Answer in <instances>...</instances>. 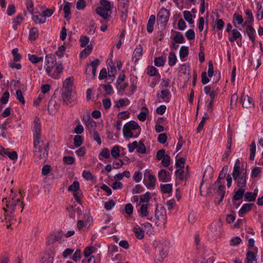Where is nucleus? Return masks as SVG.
Listing matches in <instances>:
<instances>
[{"mask_svg":"<svg viewBox=\"0 0 263 263\" xmlns=\"http://www.w3.org/2000/svg\"><path fill=\"white\" fill-rule=\"evenodd\" d=\"M118 9L122 13L121 19L125 20L127 17L129 0H118Z\"/></svg>","mask_w":263,"mask_h":263,"instance_id":"obj_8","label":"nucleus"},{"mask_svg":"<svg viewBox=\"0 0 263 263\" xmlns=\"http://www.w3.org/2000/svg\"><path fill=\"white\" fill-rule=\"evenodd\" d=\"M96 13L102 17L104 19H106L109 17L108 12L107 10L101 8H97L96 9Z\"/></svg>","mask_w":263,"mask_h":263,"instance_id":"obj_33","label":"nucleus"},{"mask_svg":"<svg viewBox=\"0 0 263 263\" xmlns=\"http://www.w3.org/2000/svg\"><path fill=\"white\" fill-rule=\"evenodd\" d=\"M82 176L87 180H92L95 178V177L89 171L86 170L83 172Z\"/></svg>","mask_w":263,"mask_h":263,"instance_id":"obj_54","label":"nucleus"},{"mask_svg":"<svg viewBox=\"0 0 263 263\" xmlns=\"http://www.w3.org/2000/svg\"><path fill=\"white\" fill-rule=\"evenodd\" d=\"M61 241V235L60 233L50 234L47 238L48 245H52L56 241Z\"/></svg>","mask_w":263,"mask_h":263,"instance_id":"obj_12","label":"nucleus"},{"mask_svg":"<svg viewBox=\"0 0 263 263\" xmlns=\"http://www.w3.org/2000/svg\"><path fill=\"white\" fill-rule=\"evenodd\" d=\"M39 36L38 30L36 28H33L30 30L29 39L30 40L34 41L36 40Z\"/></svg>","mask_w":263,"mask_h":263,"instance_id":"obj_38","label":"nucleus"},{"mask_svg":"<svg viewBox=\"0 0 263 263\" xmlns=\"http://www.w3.org/2000/svg\"><path fill=\"white\" fill-rule=\"evenodd\" d=\"M146 148L142 141H140L138 144L137 147V152L138 153L145 154L146 153Z\"/></svg>","mask_w":263,"mask_h":263,"instance_id":"obj_53","label":"nucleus"},{"mask_svg":"<svg viewBox=\"0 0 263 263\" xmlns=\"http://www.w3.org/2000/svg\"><path fill=\"white\" fill-rule=\"evenodd\" d=\"M70 5V3L67 2L64 6L63 11L65 14L64 17L65 18H67L71 14Z\"/></svg>","mask_w":263,"mask_h":263,"instance_id":"obj_42","label":"nucleus"},{"mask_svg":"<svg viewBox=\"0 0 263 263\" xmlns=\"http://www.w3.org/2000/svg\"><path fill=\"white\" fill-rule=\"evenodd\" d=\"M159 181L166 182L171 180V176L165 170H161L158 173Z\"/></svg>","mask_w":263,"mask_h":263,"instance_id":"obj_11","label":"nucleus"},{"mask_svg":"<svg viewBox=\"0 0 263 263\" xmlns=\"http://www.w3.org/2000/svg\"><path fill=\"white\" fill-rule=\"evenodd\" d=\"M176 177L180 180H183L184 179V172L182 168H179L175 171Z\"/></svg>","mask_w":263,"mask_h":263,"instance_id":"obj_63","label":"nucleus"},{"mask_svg":"<svg viewBox=\"0 0 263 263\" xmlns=\"http://www.w3.org/2000/svg\"><path fill=\"white\" fill-rule=\"evenodd\" d=\"M34 140L33 145L34 150V155L35 157L40 160H45L47 157L48 152V143L46 142L43 144V147L40 145L41 141V127L40 124L37 121H34Z\"/></svg>","mask_w":263,"mask_h":263,"instance_id":"obj_1","label":"nucleus"},{"mask_svg":"<svg viewBox=\"0 0 263 263\" xmlns=\"http://www.w3.org/2000/svg\"><path fill=\"white\" fill-rule=\"evenodd\" d=\"M99 60L97 59L91 62L90 65L92 67V74L93 77H95L96 74V70L97 68L99 65Z\"/></svg>","mask_w":263,"mask_h":263,"instance_id":"obj_51","label":"nucleus"},{"mask_svg":"<svg viewBox=\"0 0 263 263\" xmlns=\"http://www.w3.org/2000/svg\"><path fill=\"white\" fill-rule=\"evenodd\" d=\"M240 102H241L242 105L243 107L252 108L254 106L253 99L248 95H245L244 93L241 95Z\"/></svg>","mask_w":263,"mask_h":263,"instance_id":"obj_9","label":"nucleus"},{"mask_svg":"<svg viewBox=\"0 0 263 263\" xmlns=\"http://www.w3.org/2000/svg\"><path fill=\"white\" fill-rule=\"evenodd\" d=\"M177 61V58L174 52H170L168 55V65L170 66H174Z\"/></svg>","mask_w":263,"mask_h":263,"instance_id":"obj_46","label":"nucleus"},{"mask_svg":"<svg viewBox=\"0 0 263 263\" xmlns=\"http://www.w3.org/2000/svg\"><path fill=\"white\" fill-rule=\"evenodd\" d=\"M151 198V196L150 195V193L148 192H146L144 195H141L140 196V202L147 203Z\"/></svg>","mask_w":263,"mask_h":263,"instance_id":"obj_45","label":"nucleus"},{"mask_svg":"<svg viewBox=\"0 0 263 263\" xmlns=\"http://www.w3.org/2000/svg\"><path fill=\"white\" fill-rule=\"evenodd\" d=\"M86 5V3L85 0H78L77 3L76 7L78 10L84 9Z\"/></svg>","mask_w":263,"mask_h":263,"instance_id":"obj_64","label":"nucleus"},{"mask_svg":"<svg viewBox=\"0 0 263 263\" xmlns=\"http://www.w3.org/2000/svg\"><path fill=\"white\" fill-rule=\"evenodd\" d=\"M89 39L87 36H81L80 39V42L81 43V46L84 47L88 44Z\"/></svg>","mask_w":263,"mask_h":263,"instance_id":"obj_60","label":"nucleus"},{"mask_svg":"<svg viewBox=\"0 0 263 263\" xmlns=\"http://www.w3.org/2000/svg\"><path fill=\"white\" fill-rule=\"evenodd\" d=\"M90 134L93 137V139L97 142L99 145H100L102 143V141L98 132L96 130L90 131Z\"/></svg>","mask_w":263,"mask_h":263,"instance_id":"obj_49","label":"nucleus"},{"mask_svg":"<svg viewBox=\"0 0 263 263\" xmlns=\"http://www.w3.org/2000/svg\"><path fill=\"white\" fill-rule=\"evenodd\" d=\"M156 17L154 15L150 16L147 24V30L148 32L151 33L153 31V26L155 23Z\"/></svg>","mask_w":263,"mask_h":263,"instance_id":"obj_24","label":"nucleus"},{"mask_svg":"<svg viewBox=\"0 0 263 263\" xmlns=\"http://www.w3.org/2000/svg\"><path fill=\"white\" fill-rule=\"evenodd\" d=\"M29 60L33 64H37L43 60L42 57H37L34 54H28Z\"/></svg>","mask_w":263,"mask_h":263,"instance_id":"obj_36","label":"nucleus"},{"mask_svg":"<svg viewBox=\"0 0 263 263\" xmlns=\"http://www.w3.org/2000/svg\"><path fill=\"white\" fill-rule=\"evenodd\" d=\"M253 203L244 204L238 212V215L240 217H242L244 214L251 210Z\"/></svg>","mask_w":263,"mask_h":263,"instance_id":"obj_19","label":"nucleus"},{"mask_svg":"<svg viewBox=\"0 0 263 263\" xmlns=\"http://www.w3.org/2000/svg\"><path fill=\"white\" fill-rule=\"evenodd\" d=\"M59 109V105L54 101L50 100L48 103V111L50 114H54Z\"/></svg>","mask_w":263,"mask_h":263,"instance_id":"obj_16","label":"nucleus"},{"mask_svg":"<svg viewBox=\"0 0 263 263\" xmlns=\"http://www.w3.org/2000/svg\"><path fill=\"white\" fill-rule=\"evenodd\" d=\"M81 257V251L79 249H77L72 256V260L75 261H78Z\"/></svg>","mask_w":263,"mask_h":263,"instance_id":"obj_61","label":"nucleus"},{"mask_svg":"<svg viewBox=\"0 0 263 263\" xmlns=\"http://www.w3.org/2000/svg\"><path fill=\"white\" fill-rule=\"evenodd\" d=\"M92 48L93 46L91 44L87 45V46L80 53L81 57L83 58L87 57L90 53Z\"/></svg>","mask_w":263,"mask_h":263,"instance_id":"obj_37","label":"nucleus"},{"mask_svg":"<svg viewBox=\"0 0 263 263\" xmlns=\"http://www.w3.org/2000/svg\"><path fill=\"white\" fill-rule=\"evenodd\" d=\"M165 59L162 57L156 58L154 60L155 65L157 67L163 66L165 64Z\"/></svg>","mask_w":263,"mask_h":263,"instance_id":"obj_50","label":"nucleus"},{"mask_svg":"<svg viewBox=\"0 0 263 263\" xmlns=\"http://www.w3.org/2000/svg\"><path fill=\"white\" fill-rule=\"evenodd\" d=\"M170 15V11L164 8H162L159 11L157 17L158 25H160L161 27L165 28L168 22Z\"/></svg>","mask_w":263,"mask_h":263,"instance_id":"obj_6","label":"nucleus"},{"mask_svg":"<svg viewBox=\"0 0 263 263\" xmlns=\"http://www.w3.org/2000/svg\"><path fill=\"white\" fill-rule=\"evenodd\" d=\"M143 54V48L141 45H139L135 49L133 54V60L137 62Z\"/></svg>","mask_w":263,"mask_h":263,"instance_id":"obj_15","label":"nucleus"},{"mask_svg":"<svg viewBox=\"0 0 263 263\" xmlns=\"http://www.w3.org/2000/svg\"><path fill=\"white\" fill-rule=\"evenodd\" d=\"M257 13L256 17L258 20H261L263 18V3L258 2L257 3Z\"/></svg>","mask_w":263,"mask_h":263,"instance_id":"obj_25","label":"nucleus"},{"mask_svg":"<svg viewBox=\"0 0 263 263\" xmlns=\"http://www.w3.org/2000/svg\"><path fill=\"white\" fill-rule=\"evenodd\" d=\"M26 7L27 10L31 14H33V12L34 11V6L32 0H26Z\"/></svg>","mask_w":263,"mask_h":263,"instance_id":"obj_59","label":"nucleus"},{"mask_svg":"<svg viewBox=\"0 0 263 263\" xmlns=\"http://www.w3.org/2000/svg\"><path fill=\"white\" fill-rule=\"evenodd\" d=\"M62 98L63 101L67 105L70 103L72 89H63Z\"/></svg>","mask_w":263,"mask_h":263,"instance_id":"obj_13","label":"nucleus"},{"mask_svg":"<svg viewBox=\"0 0 263 263\" xmlns=\"http://www.w3.org/2000/svg\"><path fill=\"white\" fill-rule=\"evenodd\" d=\"M101 6L99 8L104 9L105 10L110 11L111 9V6L109 1L107 0H101L100 1Z\"/></svg>","mask_w":263,"mask_h":263,"instance_id":"obj_31","label":"nucleus"},{"mask_svg":"<svg viewBox=\"0 0 263 263\" xmlns=\"http://www.w3.org/2000/svg\"><path fill=\"white\" fill-rule=\"evenodd\" d=\"M18 49L15 48L13 49L12 50V53L13 56V61L14 62H18L21 59V54L18 52Z\"/></svg>","mask_w":263,"mask_h":263,"instance_id":"obj_56","label":"nucleus"},{"mask_svg":"<svg viewBox=\"0 0 263 263\" xmlns=\"http://www.w3.org/2000/svg\"><path fill=\"white\" fill-rule=\"evenodd\" d=\"M100 156L106 159L110 158V154L109 149L107 148H103L100 154Z\"/></svg>","mask_w":263,"mask_h":263,"instance_id":"obj_62","label":"nucleus"},{"mask_svg":"<svg viewBox=\"0 0 263 263\" xmlns=\"http://www.w3.org/2000/svg\"><path fill=\"white\" fill-rule=\"evenodd\" d=\"M240 161L237 159L234 166L233 171L232 174L233 179L239 188H243L246 186L247 170L240 169Z\"/></svg>","mask_w":263,"mask_h":263,"instance_id":"obj_4","label":"nucleus"},{"mask_svg":"<svg viewBox=\"0 0 263 263\" xmlns=\"http://www.w3.org/2000/svg\"><path fill=\"white\" fill-rule=\"evenodd\" d=\"M45 69L48 75L54 79H58L63 72V66L61 62H57L55 55L49 54L46 56Z\"/></svg>","mask_w":263,"mask_h":263,"instance_id":"obj_3","label":"nucleus"},{"mask_svg":"<svg viewBox=\"0 0 263 263\" xmlns=\"http://www.w3.org/2000/svg\"><path fill=\"white\" fill-rule=\"evenodd\" d=\"M227 169L228 166H225L223 167L219 174L218 178L216 181L221 182V179H224V178L226 177Z\"/></svg>","mask_w":263,"mask_h":263,"instance_id":"obj_55","label":"nucleus"},{"mask_svg":"<svg viewBox=\"0 0 263 263\" xmlns=\"http://www.w3.org/2000/svg\"><path fill=\"white\" fill-rule=\"evenodd\" d=\"M245 14L247 15V20L245 22V24L247 25H252L254 21V17L252 11L250 9H246Z\"/></svg>","mask_w":263,"mask_h":263,"instance_id":"obj_23","label":"nucleus"},{"mask_svg":"<svg viewBox=\"0 0 263 263\" xmlns=\"http://www.w3.org/2000/svg\"><path fill=\"white\" fill-rule=\"evenodd\" d=\"M250 152V159L251 160H254L256 152V144L255 141H253L251 144Z\"/></svg>","mask_w":263,"mask_h":263,"instance_id":"obj_44","label":"nucleus"},{"mask_svg":"<svg viewBox=\"0 0 263 263\" xmlns=\"http://www.w3.org/2000/svg\"><path fill=\"white\" fill-rule=\"evenodd\" d=\"M133 231L135 234L136 237L139 239H141L144 237V233L143 230L139 226H137L134 227Z\"/></svg>","mask_w":263,"mask_h":263,"instance_id":"obj_26","label":"nucleus"},{"mask_svg":"<svg viewBox=\"0 0 263 263\" xmlns=\"http://www.w3.org/2000/svg\"><path fill=\"white\" fill-rule=\"evenodd\" d=\"M256 261V255L255 253L252 251H249L246 253V257L245 259L246 263H253Z\"/></svg>","mask_w":263,"mask_h":263,"instance_id":"obj_20","label":"nucleus"},{"mask_svg":"<svg viewBox=\"0 0 263 263\" xmlns=\"http://www.w3.org/2000/svg\"><path fill=\"white\" fill-rule=\"evenodd\" d=\"M257 196V194L255 192L254 193L247 192L244 195L245 200L248 201H254L255 200Z\"/></svg>","mask_w":263,"mask_h":263,"instance_id":"obj_27","label":"nucleus"},{"mask_svg":"<svg viewBox=\"0 0 263 263\" xmlns=\"http://www.w3.org/2000/svg\"><path fill=\"white\" fill-rule=\"evenodd\" d=\"M233 23L234 26L236 27V23L239 25H241L242 26H245V23H243V18L242 15L234 13L233 16Z\"/></svg>","mask_w":263,"mask_h":263,"instance_id":"obj_21","label":"nucleus"},{"mask_svg":"<svg viewBox=\"0 0 263 263\" xmlns=\"http://www.w3.org/2000/svg\"><path fill=\"white\" fill-rule=\"evenodd\" d=\"M32 20L36 23L37 22L43 24L45 23L46 22V18H44L42 14H40V15H35V14H32Z\"/></svg>","mask_w":263,"mask_h":263,"instance_id":"obj_43","label":"nucleus"},{"mask_svg":"<svg viewBox=\"0 0 263 263\" xmlns=\"http://www.w3.org/2000/svg\"><path fill=\"white\" fill-rule=\"evenodd\" d=\"M80 187V184L78 181H74L71 185H70L68 189L69 191L77 192Z\"/></svg>","mask_w":263,"mask_h":263,"instance_id":"obj_52","label":"nucleus"},{"mask_svg":"<svg viewBox=\"0 0 263 263\" xmlns=\"http://www.w3.org/2000/svg\"><path fill=\"white\" fill-rule=\"evenodd\" d=\"M120 149L118 145L113 146L110 151L112 157L115 159H117L120 156Z\"/></svg>","mask_w":263,"mask_h":263,"instance_id":"obj_40","label":"nucleus"},{"mask_svg":"<svg viewBox=\"0 0 263 263\" xmlns=\"http://www.w3.org/2000/svg\"><path fill=\"white\" fill-rule=\"evenodd\" d=\"M246 32L249 37V39L254 43L255 41V30L251 25H247L246 27Z\"/></svg>","mask_w":263,"mask_h":263,"instance_id":"obj_17","label":"nucleus"},{"mask_svg":"<svg viewBox=\"0 0 263 263\" xmlns=\"http://www.w3.org/2000/svg\"><path fill=\"white\" fill-rule=\"evenodd\" d=\"M42 9H43L42 15L46 18V17L51 16L54 11L55 8L53 9H45L44 6H41Z\"/></svg>","mask_w":263,"mask_h":263,"instance_id":"obj_34","label":"nucleus"},{"mask_svg":"<svg viewBox=\"0 0 263 263\" xmlns=\"http://www.w3.org/2000/svg\"><path fill=\"white\" fill-rule=\"evenodd\" d=\"M11 192L12 194L7 198H4L2 200V202L5 206L3 208L5 211V219H8V217H10L8 220L10 221L12 217H13V213L15 212V206L21 200L24 198L22 192H19L18 195L13 193V189L11 190Z\"/></svg>","mask_w":263,"mask_h":263,"instance_id":"obj_2","label":"nucleus"},{"mask_svg":"<svg viewBox=\"0 0 263 263\" xmlns=\"http://www.w3.org/2000/svg\"><path fill=\"white\" fill-rule=\"evenodd\" d=\"M174 41L176 42V43L180 44L182 43L184 41V37L182 34L179 32H177L176 35L174 37Z\"/></svg>","mask_w":263,"mask_h":263,"instance_id":"obj_58","label":"nucleus"},{"mask_svg":"<svg viewBox=\"0 0 263 263\" xmlns=\"http://www.w3.org/2000/svg\"><path fill=\"white\" fill-rule=\"evenodd\" d=\"M155 217L158 220H166V214L164 207H161L159 210L156 209Z\"/></svg>","mask_w":263,"mask_h":263,"instance_id":"obj_10","label":"nucleus"},{"mask_svg":"<svg viewBox=\"0 0 263 263\" xmlns=\"http://www.w3.org/2000/svg\"><path fill=\"white\" fill-rule=\"evenodd\" d=\"M189 54V48L186 46H182L179 51L180 58L182 60L186 57Z\"/></svg>","mask_w":263,"mask_h":263,"instance_id":"obj_41","label":"nucleus"},{"mask_svg":"<svg viewBox=\"0 0 263 263\" xmlns=\"http://www.w3.org/2000/svg\"><path fill=\"white\" fill-rule=\"evenodd\" d=\"M245 190L242 188H239L234 194L233 199L234 200H239L241 199L245 195Z\"/></svg>","mask_w":263,"mask_h":263,"instance_id":"obj_32","label":"nucleus"},{"mask_svg":"<svg viewBox=\"0 0 263 263\" xmlns=\"http://www.w3.org/2000/svg\"><path fill=\"white\" fill-rule=\"evenodd\" d=\"M141 132V127L135 121H130L125 123L123 127V135L125 138H137Z\"/></svg>","mask_w":263,"mask_h":263,"instance_id":"obj_5","label":"nucleus"},{"mask_svg":"<svg viewBox=\"0 0 263 263\" xmlns=\"http://www.w3.org/2000/svg\"><path fill=\"white\" fill-rule=\"evenodd\" d=\"M161 189L164 193H170L172 191V185L171 184H162Z\"/></svg>","mask_w":263,"mask_h":263,"instance_id":"obj_47","label":"nucleus"},{"mask_svg":"<svg viewBox=\"0 0 263 263\" xmlns=\"http://www.w3.org/2000/svg\"><path fill=\"white\" fill-rule=\"evenodd\" d=\"M54 259V253L51 252L50 254H46L42 257L41 263H53Z\"/></svg>","mask_w":263,"mask_h":263,"instance_id":"obj_22","label":"nucleus"},{"mask_svg":"<svg viewBox=\"0 0 263 263\" xmlns=\"http://www.w3.org/2000/svg\"><path fill=\"white\" fill-rule=\"evenodd\" d=\"M140 207L138 210L139 215L141 217H145L148 215V204L147 203H143L140 205Z\"/></svg>","mask_w":263,"mask_h":263,"instance_id":"obj_18","label":"nucleus"},{"mask_svg":"<svg viewBox=\"0 0 263 263\" xmlns=\"http://www.w3.org/2000/svg\"><path fill=\"white\" fill-rule=\"evenodd\" d=\"M148 182L147 184H146V185L147 186V188H148L149 189H153L155 186V183H156L155 177L154 175H153L151 174H149L148 175Z\"/></svg>","mask_w":263,"mask_h":263,"instance_id":"obj_29","label":"nucleus"},{"mask_svg":"<svg viewBox=\"0 0 263 263\" xmlns=\"http://www.w3.org/2000/svg\"><path fill=\"white\" fill-rule=\"evenodd\" d=\"M86 126L89 130V132L90 133V131H93L94 130V128L96 126V123L95 121H93L92 120L89 119L86 123Z\"/></svg>","mask_w":263,"mask_h":263,"instance_id":"obj_57","label":"nucleus"},{"mask_svg":"<svg viewBox=\"0 0 263 263\" xmlns=\"http://www.w3.org/2000/svg\"><path fill=\"white\" fill-rule=\"evenodd\" d=\"M241 37V35L239 31L236 29H233L232 30V36L229 37V40L230 42L232 43Z\"/></svg>","mask_w":263,"mask_h":263,"instance_id":"obj_30","label":"nucleus"},{"mask_svg":"<svg viewBox=\"0 0 263 263\" xmlns=\"http://www.w3.org/2000/svg\"><path fill=\"white\" fill-rule=\"evenodd\" d=\"M5 155L8 156V157L12 160H16L17 159V154L16 152H6L4 148H3V152L2 155Z\"/></svg>","mask_w":263,"mask_h":263,"instance_id":"obj_35","label":"nucleus"},{"mask_svg":"<svg viewBox=\"0 0 263 263\" xmlns=\"http://www.w3.org/2000/svg\"><path fill=\"white\" fill-rule=\"evenodd\" d=\"M158 98H161L164 102H168L170 98V92L168 89L162 90L160 93L157 94Z\"/></svg>","mask_w":263,"mask_h":263,"instance_id":"obj_14","label":"nucleus"},{"mask_svg":"<svg viewBox=\"0 0 263 263\" xmlns=\"http://www.w3.org/2000/svg\"><path fill=\"white\" fill-rule=\"evenodd\" d=\"M73 81V78L72 77L66 79L63 83V89H72Z\"/></svg>","mask_w":263,"mask_h":263,"instance_id":"obj_28","label":"nucleus"},{"mask_svg":"<svg viewBox=\"0 0 263 263\" xmlns=\"http://www.w3.org/2000/svg\"><path fill=\"white\" fill-rule=\"evenodd\" d=\"M130 101L127 98L121 99L116 102V107L120 108L128 105Z\"/></svg>","mask_w":263,"mask_h":263,"instance_id":"obj_39","label":"nucleus"},{"mask_svg":"<svg viewBox=\"0 0 263 263\" xmlns=\"http://www.w3.org/2000/svg\"><path fill=\"white\" fill-rule=\"evenodd\" d=\"M213 190L215 194L220 197V199L218 201V203L219 204L222 201L225 195V186L221 182L216 181L213 185Z\"/></svg>","mask_w":263,"mask_h":263,"instance_id":"obj_7","label":"nucleus"},{"mask_svg":"<svg viewBox=\"0 0 263 263\" xmlns=\"http://www.w3.org/2000/svg\"><path fill=\"white\" fill-rule=\"evenodd\" d=\"M183 16L184 19L189 23L193 24L194 21L192 19V15L189 11L185 10L183 12Z\"/></svg>","mask_w":263,"mask_h":263,"instance_id":"obj_48","label":"nucleus"}]
</instances>
